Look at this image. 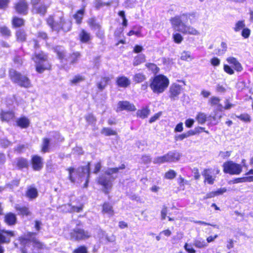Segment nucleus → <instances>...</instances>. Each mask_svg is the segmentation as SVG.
Here are the masks:
<instances>
[{
	"label": "nucleus",
	"mask_w": 253,
	"mask_h": 253,
	"mask_svg": "<svg viewBox=\"0 0 253 253\" xmlns=\"http://www.w3.org/2000/svg\"><path fill=\"white\" fill-rule=\"evenodd\" d=\"M196 19L195 13H183L171 18L170 22L172 28L175 30L184 34L196 36L200 34L198 30L194 27L186 24L188 20H190L191 24L194 23Z\"/></svg>",
	"instance_id": "nucleus-1"
},
{
	"label": "nucleus",
	"mask_w": 253,
	"mask_h": 253,
	"mask_svg": "<svg viewBox=\"0 0 253 253\" xmlns=\"http://www.w3.org/2000/svg\"><path fill=\"white\" fill-rule=\"evenodd\" d=\"M126 168L124 164H122L118 168H109L105 171V174L100 175L98 178V183L103 187V191L106 194L112 188V182L116 179V176L112 175L117 173L119 170L124 169Z\"/></svg>",
	"instance_id": "nucleus-2"
},
{
	"label": "nucleus",
	"mask_w": 253,
	"mask_h": 253,
	"mask_svg": "<svg viewBox=\"0 0 253 253\" xmlns=\"http://www.w3.org/2000/svg\"><path fill=\"white\" fill-rule=\"evenodd\" d=\"M21 244L24 246L22 249V253H40V250L43 247V245L36 237V234L31 233L26 238L20 239Z\"/></svg>",
	"instance_id": "nucleus-3"
},
{
	"label": "nucleus",
	"mask_w": 253,
	"mask_h": 253,
	"mask_svg": "<svg viewBox=\"0 0 253 253\" xmlns=\"http://www.w3.org/2000/svg\"><path fill=\"white\" fill-rule=\"evenodd\" d=\"M89 163L84 167H81L75 170L73 168H69L67 169L69 171V179L73 183L76 181V178L73 177V173L76 172L77 177L83 181L84 179H85V183L84 184V187H87L88 186V178L89 176Z\"/></svg>",
	"instance_id": "nucleus-4"
},
{
	"label": "nucleus",
	"mask_w": 253,
	"mask_h": 253,
	"mask_svg": "<svg viewBox=\"0 0 253 253\" xmlns=\"http://www.w3.org/2000/svg\"><path fill=\"white\" fill-rule=\"evenodd\" d=\"M169 84V79L164 75H159L153 78L150 87L154 93L159 94L165 91Z\"/></svg>",
	"instance_id": "nucleus-5"
},
{
	"label": "nucleus",
	"mask_w": 253,
	"mask_h": 253,
	"mask_svg": "<svg viewBox=\"0 0 253 253\" xmlns=\"http://www.w3.org/2000/svg\"><path fill=\"white\" fill-rule=\"evenodd\" d=\"M32 60L36 63V71L39 73L50 68V65L47 60V55L42 51H35Z\"/></svg>",
	"instance_id": "nucleus-6"
},
{
	"label": "nucleus",
	"mask_w": 253,
	"mask_h": 253,
	"mask_svg": "<svg viewBox=\"0 0 253 253\" xmlns=\"http://www.w3.org/2000/svg\"><path fill=\"white\" fill-rule=\"evenodd\" d=\"M9 75L11 81L21 87L28 88L31 86L29 79L16 70L13 69H10L9 72Z\"/></svg>",
	"instance_id": "nucleus-7"
},
{
	"label": "nucleus",
	"mask_w": 253,
	"mask_h": 253,
	"mask_svg": "<svg viewBox=\"0 0 253 253\" xmlns=\"http://www.w3.org/2000/svg\"><path fill=\"white\" fill-rule=\"evenodd\" d=\"M181 154L176 150L169 151L162 156L157 157L154 159L153 163L161 164L165 163H172L178 161Z\"/></svg>",
	"instance_id": "nucleus-8"
},
{
	"label": "nucleus",
	"mask_w": 253,
	"mask_h": 253,
	"mask_svg": "<svg viewBox=\"0 0 253 253\" xmlns=\"http://www.w3.org/2000/svg\"><path fill=\"white\" fill-rule=\"evenodd\" d=\"M70 240L74 241L86 240L91 236L90 233L87 231L76 227L70 233Z\"/></svg>",
	"instance_id": "nucleus-9"
},
{
	"label": "nucleus",
	"mask_w": 253,
	"mask_h": 253,
	"mask_svg": "<svg viewBox=\"0 0 253 253\" xmlns=\"http://www.w3.org/2000/svg\"><path fill=\"white\" fill-rule=\"evenodd\" d=\"M223 168L224 173L231 175H238L242 170V167L240 165L231 161L225 162L223 164Z\"/></svg>",
	"instance_id": "nucleus-10"
},
{
	"label": "nucleus",
	"mask_w": 253,
	"mask_h": 253,
	"mask_svg": "<svg viewBox=\"0 0 253 253\" xmlns=\"http://www.w3.org/2000/svg\"><path fill=\"white\" fill-rule=\"evenodd\" d=\"M182 90L181 86L176 83L172 84L169 88V97L171 100H177L179 98V95Z\"/></svg>",
	"instance_id": "nucleus-11"
},
{
	"label": "nucleus",
	"mask_w": 253,
	"mask_h": 253,
	"mask_svg": "<svg viewBox=\"0 0 253 253\" xmlns=\"http://www.w3.org/2000/svg\"><path fill=\"white\" fill-rule=\"evenodd\" d=\"M14 8L18 13L25 15L28 12V4L25 0H19L15 4Z\"/></svg>",
	"instance_id": "nucleus-12"
},
{
	"label": "nucleus",
	"mask_w": 253,
	"mask_h": 253,
	"mask_svg": "<svg viewBox=\"0 0 253 253\" xmlns=\"http://www.w3.org/2000/svg\"><path fill=\"white\" fill-rule=\"evenodd\" d=\"M117 111L126 110L128 111H134L136 110L135 106L127 101H119L118 103Z\"/></svg>",
	"instance_id": "nucleus-13"
},
{
	"label": "nucleus",
	"mask_w": 253,
	"mask_h": 253,
	"mask_svg": "<svg viewBox=\"0 0 253 253\" xmlns=\"http://www.w3.org/2000/svg\"><path fill=\"white\" fill-rule=\"evenodd\" d=\"M32 164L33 168L35 170H40L43 167L42 159L41 157L37 155L33 157Z\"/></svg>",
	"instance_id": "nucleus-14"
},
{
	"label": "nucleus",
	"mask_w": 253,
	"mask_h": 253,
	"mask_svg": "<svg viewBox=\"0 0 253 253\" xmlns=\"http://www.w3.org/2000/svg\"><path fill=\"white\" fill-rule=\"evenodd\" d=\"M4 221L8 225H15L17 222L16 215L12 212L7 213L4 216Z\"/></svg>",
	"instance_id": "nucleus-15"
},
{
	"label": "nucleus",
	"mask_w": 253,
	"mask_h": 253,
	"mask_svg": "<svg viewBox=\"0 0 253 253\" xmlns=\"http://www.w3.org/2000/svg\"><path fill=\"white\" fill-rule=\"evenodd\" d=\"M116 82L119 86L124 88L127 87L130 84V80L125 76L118 77Z\"/></svg>",
	"instance_id": "nucleus-16"
},
{
	"label": "nucleus",
	"mask_w": 253,
	"mask_h": 253,
	"mask_svg": "<svg viewBox=\"0 0 253 253\" xmlns=\"http://www.w3.org/2000/svg\"><path fill=\"white\" fill-rule=\"evenodd\" d=\"M15 208L19 214L28 216L31 214L29 208L27 207L16 205Z\"/></svg>",
	"instance_id": "nucleus-17"
},
{
	"label": "nucleus",
	"mask_w": 253,
	"mask_h": 253,
	"mask_svg": "<svg viewBox=\"0 0 253 253\" xmlns=\"http://www.w3.org/2000/svg\"><path fill=\"white\" fill-rule=\"evenodd\" d=\"M198 132V130H197V129L196 130H190L185 133L176 135L175 136V139L176 140H182L184 139L187 138L190 136H192L197 134Z\"/></svg>",
	"instance_id": "nucleus-18"
},
{
	"label": "nucleus",
	"mask_w": 253,
	"mask_h": 253,
	"mask_svg": "<svg viewBox=\"0 0 253 253\" xmlns=\"http://www.w3.org/2000/svg\"><path fill=\"white\" fill-rule=\"evenodd\" d=\"M202 175L205 178V182L207 181L209 184H212L214 183L215 178L211 175L210 169H205Z\"/></svg>",
	"instance_id": "nucleus-19"
},
{
	"label": "nucleus",
	"mask_w": 253,
	"mask_h": 253,
	"mask_svg": "<svg viewBox=\"0 0 253 253\" xmlns=\"http://www.w3.org/2000/svg\"><path fill=\"white\" fill-rule=\"evenodd\" d=\"M26 196L31 200L36 198L38 196L37 189L32 186L29 187L26 191Z\"/></svg>",
	"instance_id": "nucleus-20"
},
{
	"label": "nucleus",
	"mask_w": 253,
	"mask_h": 253,
	"mask_svg": "<svg viewBox=\"0 0 253 253\" xmlns=\"http://www.w3.org/2000/svg\"><path fill=\"white\" fill-rule=\"evenodd\" d=\"M63 210L65 212H79L82 210L81 207L72 206L70 204L65 205L62 207Z\"/></svg>",
	"instance_id": "nucleus-21"
},
{
	"label": "nucleus",
	"mask_w": 253,
	"mask_h": 253,
	"mask_svg": "<svg viewBox=\"0 0 253 253\" xmlns=\"http://www.w3.org/2000/svg\"><path fill=\"white\" fill-rule=\"evenodd\" d=\"M47 7L48 6H46L44 4H41L35 6L33 8V10L36 13L40 14L41 15H44L46 12Z\"/></svg>",
	"instance_id": "nucleus-22"
},
{
	"label": "nucleus",
	"mask_w": 253,
	"mask_h": 253,
	"mask_svg": "<svg viewBox=\"0 0 253 253\" xmlns=\"http://www.w3.org/2000/svg\"><path fill=\"white\" fill-rule=\"evenodd\" d=\"M109 77L102 78L100 81L97 83V86L100 91H102L108 84L110 81Z\"/></svg>",
	"instance_id": "nucleus-23"
},
{
	"label": "nucleus",
	"mask_w": 253,
	"mask_h": 253,
	"mask_svg": "<svg viewBox=\"0 0 253 253\" xmlns=\"http://www.w3.org/2000/svg\"><path fill=\"white\" fill-rule=\"evenodd\" d=\"M102 212L108 214L111 216L114 215V211L112 206L108 203H105L103 205Z\"/></svg>",
	"instance_id": "nucleus-24"
},
{
	"label": "nucleus",
	"mask_w": 253,
	"mask_h": 253,
	"mask_svg": "<svg viewBox=\"0 0 253 253\" xmlns=\"http://www.w3.org/2000/svg\"><path fill=\"white\" fill-rule=\"evenodd\" d=\"M14 117V113L11 111H2L0 115V118L2 121H9V120L12 119Z\"/></svg>",
	"instance_id": "nucleus-25"
},
{
	"label": "nucleus",
	"mask_w": 253,
	"mask_h": 253,
	"mask_svg": "<svg viewBox=\"0 0 253 253\" xmlns=\"http://www.w3.org/2000/svg\"><path fill=\"white\" fill-rule=\"evenodd\" d=\"M146 79V76L141 73L135 74L133 77V81L135 83H140L144 81Z\"/></svg>",
	"instance_id": "nucleus-26"
},
{
	"label": "nucleus",
	"mask_w": 253,
	"mask_h": 253,
	"mask_svg": "<svg viewBox=\"0 0 253 253\" xmlns=\"http://www.w3.org/2000/svg\"><path fill=\"white\" fill-rule=\"evenodd\" d=\"M79 37L80 40L83 42H87L90 39L89 33H87L84 30H82L80 33Z\"/></svg>",
	"instance_id": "nucleus-27"
},
{
	"label": "nucleus",
	"mask_w": 253,
	"mask_h": 253,
	"mask_svg": "<svg viewBox=\"0 0 253 253\" xmlns=\"http://www.w3.org/2000/svg\"><path fill=\"white\" fill-rule=\"evenodd\" d=\"M16 36L17 40L20 42H23L26 40L27 35L24 30L19 29L17 31Z\"/></svg>",
	"instance_id": "nucleus-28"
},
{
	"label": "nucleus",
	"mask_w": 253,
	"mask_h": 253,
	"mask_svg": "<svg viewBox=\"0 0 253 253\" xmlns=\"http://www.w3.org/2000/svg\"><path fill=\"white\" fill-rule=\"evenodd\" d=\"M207 115L203 112H199L196 116V119L199 124H204L207 120Z\"/></svg>",
	"instance_id": "nucleus-29"
},
{
	"label": "nucleus",
	"mask_w": 253,
	"mask_h": 253,
	"mask_svg": "<svg viewBox=\"0 0 253 253\" xmlns=\"http://www.w3.org/2000/svg\"><path fill=\"white\" fill-rule=\"evenodd\" d=\"M52 138L48 139L44 138L42 140V151L43 153H46L49 151V146L50 140H52Z\"/></svg>",
	"instance_id": "nucleus-30"
},
{
	"label": "nucleus",
	"mask_w": 253,
	"mask_h": 253,
	"mask_svg": "<svg viewBox=\"0 0 253 253\" xmlns=\"http://www.w3.org/2000/svg\"><path fill=\"white\" fill-rule=\"evenodd\" d=\"M18 126L22 128H26L29 125V121L26 117H22L18 120L17 122Z\"/></svg>",
	"instance_id": "nucleus-31"
},
{
	"label": "nucleus",
	"mask_w": 253,
	"mask_h": 253,
	"mask_svg": "<svg viewBox=\"0 0 253 253\" xmlns=\"http://www.w3.org/2000/svg\"><path fill=\"white\" fill-rule=\"evenodd\" d=\"M84 15V10L80 9L78 10L77 13L74 15L73 17L76 21V23L80 24L82 23V19Z\"/></svg>",
	"instance_id": "nucleus-32"
},
{
	"label": "nucleus",
	"mask_w": 253,
	"mask_h": 253,
	"mask_svg": "<svg viewBox=\"0 0 253 253\" xmlns=\"http://www.w3.org/2000/svg\"><path fill=\"white\" fill-rule=\"evenodd\" d=\"M193 244L198 248H204L208 246L207 243L204 239L201 238L195 240Z\"/></svg>",
	"instance_id": "nucleus-33"
},
{
	"label": "nucleus",
	"mask_w": 253,
	"mask_h": 253,
	"mask_svg": "<svg viewBox=\"0 0 253 253\" xmlns=\"http://www.w3.org/2000/svg\"><path fill=\"white\" fill-rule=\"evenodd\" d=\"M145 60V56L141 54L136 56L133 60V65L134 66H137L141 63L144 62Z\"/></svg>",
	"instance_id": "nucleus-34"
},
{
	"label": "nucleus",
	"mask_w": 253,
	"mask_h": 253,
	"mask_svg": "<svg viewBox=\"0 0 253 253\" xmlns=\"http://www.w3.org/2000/svg\"><path fill=\"white\" fill-rule=\"evenodd\" d=\"M150 110L147 108H143L141 110H138L137 111V116L142 119H144L148 116Z\"/></svg>",
	"instance_id": "nucleus-35"
},
{
	"label": "nucleus",
	"mask_w": 253,
	"mask_h": 253,
	"mask_svg": "<svg viewBox=\"0 0 253 253\" xmlns=\"http://www.w3.org/2000/svg\"><path fill=\"white\" fill-rule=\"evenodd\" d=\"M12 25L15 27H19L23 26L24 24V21L23 19L18 18L17 17H14L13 18Z\"/></svg>",
	"instance_id": "nucleus-36"
},
{
	"label": "nucleus",
	"mask_w": 253,
	"mask_h": 253,
	"mask_svg": "<svg viewBox=\"0 0 253 253\" xmlns=\"http://www.w3.org/2000/svg\"><path fill=\"white\" fill-rule=\"evenodd\" d=\"M101 133L105 136L115 135L117 132L109 127H103Z\"/></svg>",
	"instance_id": "nucleus-37"
},
{
	"label": "nucleus",
	"mask_w": 253,
	"mask_h": 253,
	"mask_svg": "<svg viewBox=\"0 0 253 253\" xmlns=\"http://www.w3.org/2000/svg\"><path fill=\"white\" fill-rule=\"evenodd\" d=\"M227 45L226 42H222L221 43L220 48L217 49L216 51V54L218 55H221L224 54L225 52L227 51Z\"/></svg>",
	"instance_id": "nucleus-38"
},
{
	"label": "nucleus",
	"mask_w": 253,
	"mask_h": 253,
	"mask_svg": "<svg viewBox=\"0 0 253 253\" xmlns=\"http://www.w3.org/2000/svg\"><path fill=\"white\" fill-rule=\"evenodd\" d=\"M72 23L70 21H64L63 19V23L61 24V29L65 32H68L71 29Z\"/></svg>",
	"instance_id": "nucleus-39"
},
{
	"label": "nucleus",
	"mask_w": 253,
	"mask_h": 253,
	"mask_svg": "<svg viewBox=\"0 0 253 253\" xmlns=\"http://www.w3.org/2000/svg\"><path fill=\"white\" fill-rule=\"evenodd\" d=\"M62 23L63 18L61 17L59 22L54 21V23L51 28L52 30L58 32L60 29H61V24Z\"/></svg>",
	"instance_id": "nucleus-40"
},
{
	"label": "nucleus",
	"mask_w": 253,
	"mask_h": 253,
	"mask_svg": "<svg viewBox=\"0 0 253 253\" xmlns=\"http://www.w3.org/2000/svg\"><path fill=\"white\" fill-rule=\"evenodd\" d=\"M245 27V24L244 21H238L234 28V30L235 32H239L241 29H243Z\"/></svg>",
	"instance_id": "nucleus-41"
},
{
	"label": "nucleus",
	"mask_w": 253,
	"mask_h": 253,
	"mask_svg": "<svg viewBox=\"0 0 253 253\" xmlns=\"http://www.w3.org/2000/svg\"><path fill=\"white\" fill-rule=\"evenodd\" d=\"M145 66L153 73L156 74L159 71V68L157 65L153 63H147L146 64Z\"/></svg>",
	"instance_id": "nucleus-42"
},
{
	"label": "nucleus",
	"mask_w": 253,
	"mask_h": 253,
	"mask_svg": "<svg viewBox=\"0 0 253 253\" xmlns=\"http://www.w3.org/2000/svg\"><path fill=\"white\" fill-rule=\"evenodd\" d=\"M181 59L185 61H191L193 58L191 57L189 51H184L181 53Z\"/></svg>",
	"instance_id": "nucleus-43"
},
{
	"label": "nucleus",
	"mask_w": 253,
	"mask_h": 253,
	"mask_svg": "<svg viewBox=\"0 0 253 253\" xmlns=\"http://www.w3.org/2000/svg\"><path fill=\"white\" fill-rule=\"evenodd\" d=\"M0 32L3 36L9 37L11 35L10 30L6 26L0 27Z\"/></svg>",
	"instance_id": "nucleus-44"
},
{
	"label": "nucleus",
	"mask_w": 253,
	"mask_h": 253,
	"mask_svg": "<svg viewBox=\"0 0 253 253\" xmlns=\"http://www.w3.org/2000/svg\"><path fill=\"white\" fill-rule=\"evenodd\" d=\"M214 114L213 116L210 115L209 116L210 118H212V119L215 122V124L218 123L222 117V114L221 113H219L217 111H214Z\"/></svg>",
	"instance_id": "nucleus-45"
},
{
	"label": "nucleus",
	"mask_w": 253,
	"mask_h": 253,
	"mask_svg": "<svg viewBox=\"0 0 253 253\" xmlns=\"http://www.w3.org/2000/svg\"><path fill=\"white\" fill-rule=\"evenodd\" d=\"M28 165L27 161L23 158H19L17 160V166L20 168H24L27 167Z\"/></svg>",
	"instance_id": "nucleus-46"
},
{
	"label": "nucleus",
	"mask_w": 253,
	"mask_h": 253,
	"mask_svg": "<svg viewBox=\"0 0 253 253\" xmlns=\"http://www.w3.org/2000/svg\"><path fill=\"white\" fill-rule=\"evenodd\" d=\"M88 23L89 26L94 29H98L100 28L99 24L96 22V21L94 18L89 19Z\"/></svg>",
	"instance_id": "nucleus-47"
},
{
	"label": "nucleus",
	"mask_w": 253,
	"mask_h": 253,
	"mask_svg": "<svg viewBox=\"0 0 253 253\" xmlns=\"http://www.w3.org/2000/svg\"><path fill=\"white\" fill-rule=\"evenodd\" d=\"M173 39L174 42L176 43H180L183 40L182 36L179 33L173 34Z\"/></svg>",
	"instance_id": "nucleus-48"
},
{
	"label": "nucleus",
	"mask_w": 253,
	"mask_h": 253,
	"mask_svg": "<svg viewBox=\"0 0 253 253\" xmlns=\"http://www.w3.org/2000/svg\"><path fill=\"white\" fill-rule=\"evenodd\" d=\"M176 175V173L173 170H169L165 173V177L167 179H173Z\"/></svg>",
	"instance_id": "nucleus-49"
},
{
	"label": "nucleus",
	"mask_w": 253,
	"mask_h": 253,
	"mask_svg": "<svg viewBox=\"0 0 253 253\" xmlns=\"http://www.w3.org/2000/svg\"><path fill=\"white\" fill-rule=\"evenodd\" d=\"M237 118L245 122H250L251 121L250 117L248 114H241L240 116H236Z\"/></svg>",
	"instance_id": "nucleus-50"
},
{
	"label": "nucleus",
	"mask_w": 253,
	"mask_h": 253,
	"mask_svg": "<svg viewBox=\"0 0 253 253\" xmlns=\"http://www.w3.org/2000/svg\"><path fill=\"white\" fill-rule=\"evenodd\" d=\"M80 57V54L79 52L73 53L70 57L71 62L72 63H76Z\"/></svg>",
	"instance_id": "nucleus-51"
},
{
	"label": "nucleus",
	"mask_w": 253,
	"mask_h": 253,
	"mask_svg": "<svg viewBox=\"0 0 253 253\" xmlns=\"http://www.w3.org/2000/svg\"><path fill=\"white\" fill-rule=\"evenodd\" d=\"M220 101V99H219V98L217 97L212 96L210 99L209 102L211 106H213L217 105V104H218Z\"/></svg>",
	"instance_id": "nucleus-52"
},
{
	"label": "nucleus",
	"mask_w": 253,
	"mask_h": 253,
	"mask_svg": "<svg viewBox=\"0 0 253 253\" xmlns=\"http://www.w3.org/2000/svg\"><path fill=\"white\" fill-rule=\"evenodd\" d=\"M86 121L90 124L95 123L96 119L95 117L91 114H88L85 117Z\"/></svg>",
	"instance_id": "nucleus-53"
},
{
	"label": "nucleus",
	"mask_w": 253,
	"mask_h": 253,
	"mask_svg": "<svg viewBox=\"0 0 253 253\" xmlns=\"http://www.w3.org/2000/svg\"><path fill=\"white\" fill-rule=\"evenodd\" d=\"M74 253H87V249L84 246H81L77 249H75Z\"/></svg>",
	"instance_id": "nucleus-54"
},
{
	"label": "nucleus",
	"mask_w": 253,
	"mask_h": 253,
	"mask_svg": "<svg viewBox=\"0 0 253 253\" xmlns=\"http://www.w3.org/2000/svg\"><path fill=\"white\" fill-rule=\"evenodd\" d=\"M168 212V208L166 206H163L161 212L162 220L165 219Z\"/></svg>",
	"instance_id": "nucleus-55"
},
{
	"label": "nucleus",
	"mask_w": 253,
	"mask_h": 253,
	"mask_svg": "<svg viewBox=\"0 0 253 253\" xmlns=\"http://www.w3.org/2000/svg\"><path fill=\"white\" fill-rule=\"evenodd\" d=\"M242 182H245L244 177L235 178L233 180H230L228 182V183L229 184H235V183H242Z\"/></svg>",
	"instance_id": "nucleus-56"
},
{
	"label": "nucleus",
	"mask_w": 253,
	"mask_h": 253,
	"mask_svg": "<svg viewBox=\"0 0 253 253\" xmlns=\"http://www.w3.org/2000/svg\"><path fill=\"white\" fill-rule=\"evenodd\" d=\"M250 33L251 31L249 29L244 28L242 32V36L244 38H248L250 36Z\"/></svg>",
	"instance_id": "nucleus-57"
},
{
	"label": "nucleus",
	"mask_w": 253,
	"mask_h": 253,
	"mask_svg": "<svg viewBox=\"0 0 253 253\" xmlns=\"http://www.w3.org/2000/svg\"><path fill=\"white\" fill-rule=\"evenodd\" d=\"M37 37L39 38L43 39V40H46L48 38L47 35L45 32H42V31H39L37 33Z\"/></svg>",
	"instance_id": "nucleus-58"
},
{
	"label": "nucleus",
	"mask_w": 253,
	"mask_h": 253,
	"mask_svg": "<svg viewBox=\"0 0 253 253\" xmlns=\"http://www.w3.org/2000/svg\"><path fill=\"white\" fill-rule=\"evenodd\" d=\"M220 63V60L217 57H213L211 60V63L213 66H218Z\"/></svg>",
	"instance_id": "nucleus-59"
},
{
	"label": "nucleus",
	"mask_w": 253,
	"mask_h": 253,
	"mask_svg": "<svg viewBox=\"0 0 253 253\" xmlns=\"http://www.w3.org/2000/svg\"><path fill=\"white\" fill-rule=\"evenodd\" d=\"M9 0H0V8L5 9L8 6Z\"/></svg>",
	"instance_id": "nucleus-60"
},
{
	"label": "nucleus",
	"mask_w": 253,
	"mask_h": 253,
	"mask_svg": "<svg viewBox=\"0 0 253 253\" xmlns=\"http://www.w3.org/2000/svg\"><path fill=\"white\" fill-rule=\"evenodd\" d=\"M226 60L228 63L232 65L233 67L235 65V64L239 62L235 58L232 57L227 58Z\"/></svg>",
	"instance_id": "nucleus-61"
},
{
	"label": "nucleus",
	"mask_w": 253,
	"mask_h": 253,
	"mask_svg": "<svg viewBox=\"0 0 253 253\" xmlns=\"http://www.w3.org/2000/svg\"><path fill=\"white\" fill-rule=\"evenodd\" d=\"M184 248L188 253H196V251L192 248V247L191 245H188V244H185L184 246Z\"/></svg>",
	"instance_id": "nucleus-62"
},
{
	"label": "nucleus",
	"mask_w": 253,
	"mask_h": 253,
	"mask_svg": "<svg viewBox=\"0 0 253 253\" xmlns=\"http://www.w3.org/2000/svg\"><path fill=\"white\" fill-rule=\"evenodd\" d=\"M53 135H52V137L53 139H54V141H62L63 138H60V134L57 132H54L52 133Z\"/></svg>",
	"instance_id": "nucleus-63"
},
{
	"label": "nucleus",
	"mask_w": 253,
	"mask_h": 253,
	"mask_svg": "<svg viewBox=\"0 0 253 253\" xmlns=\"http://www.w3.org/2000/svg\"><path fill=\"white\" fill-rule=\"evenodd\" d=\"M224 70L226 73L229 74V75H232L234 73L233 70L227 65H224Z\"/></svg>",
	"instance_id": "nucleus-64"
}]
</instances>
